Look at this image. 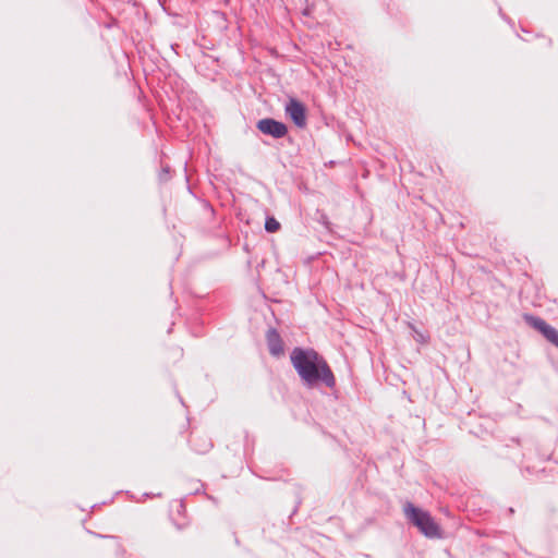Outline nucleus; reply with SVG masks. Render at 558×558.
Listing matches in <instances>:
<instances>
[{"instance_id": "obj_1", "label": "nucleus", "mask_w": 558, "mask_h": 558, "mask_svg": "<svg viewBox=\"0 0 558 558\" xmlns=\"http://www.w3.org/2000/svg\"><path fill=\"white\" fill-rule=\"evenodd\" d=\"M291 364L304 386L336 388V377L324 356L314 349L296 347L290 354Z\"/></svg>"}, {"instance_id": "obj_2", "label": "nucleus", "mask_w": 558, "mask_h": 558, "mask_svg": "<svg viewBox=\"0 0 558 558\" xmlns=\"http://www.w3.org/2000/svg\"><path fill=\"white\" fill-rule=\"evenodd\" d=\"M403 513L407 520L413 524L427 538H442L444 532L432 514L412 502L407 501L403 506Z\"/></svg>"}, {"instance_id": "obj_3", "label": "nucleus", "mask_w": 558, "mask_h": 558, "mask_svg": "<svg viewBox=\"0 0 558 558\" xmlns=\"http://www.w3.org/2000/svg\"><path fill=\"white\" fill-rule=\"evenodd\" d=\"M524 320L534 329L539 331L550 343L558 348V330L548 325L543 318L525 314Z\"/></svg>"}, {"instance_id": "obj_4", "label": "nucleus", "mask_w": 558, "mask_h": 558, "mask_svg": "<svg viewBox=\"0 0 558 558\" xmlns=\"http://www.w3.org/2000/svg\"><path fill=\"white\" fill-rule=\"evenodd\" d=\"M256 128L263 134L270 135L274 138H282L288 134V128L283 122L277 121L272 118L260 119Z\"/></svg>"}, {"instance_id": "obj_5", "label": "nucleus", "mask_w": 558, "mask_h": 558, "mask_svg": "<svg viewBox=\"0 0 558 558\" xmlns=\"http://www.w3.org/2000/svg\"><path fill=\"white\" fill-rule=\"evenodd\" d=\"M284 112L298 128L306 126V108L298 99L290 98L284 106Z\"/></svg>"}, {"instance_id": "obj_6", "label": "nucleus", "mask_w": 558, "mask_h": 558, "mask_svg": "<svg viewBox=\"0 0 558 558\" xmlns=\"http://www.w3.org/2000/svg\"><path fill=\"white\" fill-rule=\"evenodd\" d=\"M266 339L271 355L279 356L283 353V342L275 328H270L267 331Z\"/></svg>"}, {"instance_id": "obj_7", "label": "nucleus", "mask_w": 558, "mask_h": 558, "mask_svg": "<svg viewBox=\"0 0 558 558\" xmlns=\"http://www.w3.org/2000/svg\"><path fill=\"white\" fill-rule=\"evenodd\" d=\"M191 446L197 453H206L213 448V442L207 436H192Z\"/></svg>"}, {"instance_id": "obj_8", "label": "nucleus", "mask_w": 558, "mask_h": 558, "mask_svg": "<svg viewBox=\"0 0 558 558\" xmlns=\"http://www.w3.org/2000/svg\"><path fill=\"white\" fill-rule=\"evenodd\" d=\"M280 229V223L274 217H267L265 221V230L267 232H276Z\"/></svg>"}, {"instance_id": "obj_9", "label": "nucleus", "mask_w": 558, "mask_h": 558, "mask_svg": "<svg viewBox=\"0 0 558 558\" xmlns=\"http://www.w3.org/2000/svg\"><path fill=\"white\" fill-rule=\"evenodd\" d=\"M169 178V168L168 167H165L161 169L160 173H159V180L160 181H167Z\"/></svg>"}, {"instance_id": "obj_10", "label": "nucleus", "mask_w": 558, "mask_h": 558, "mask_svg": "<svg viewBox=\"0 0 558 558\" xmlns=\"http://www.w3.org/2000/svg\"><path fill=\"white\" fill-rule=\"evenodd\" d=\"M194 43H195L196 45H198L199 47H205L203 44L198 43L197 40H194Z\"/></svg>"}]
</instances>
